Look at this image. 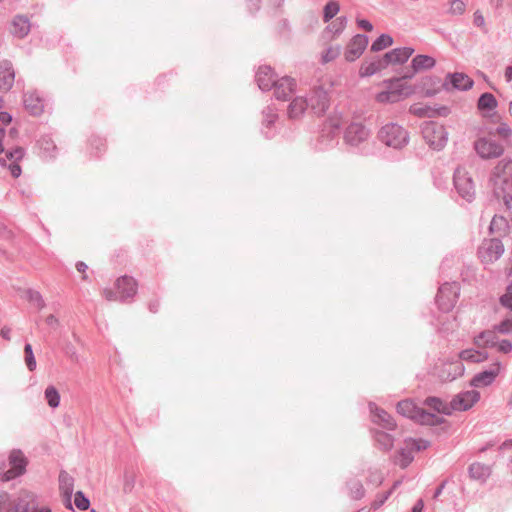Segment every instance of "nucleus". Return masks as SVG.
<instances>
[{"instance_id":"obj_18","label":"nucleus","mask_w":512,"mask_h":512,"mask_svg":"<svg viewBox=\"0 0 512 512\" xmlns=\"http://www.w3.org/2000/svg\"><path fill=\"white\" fill-rule=\"evenodd\" d=\"M368 137L367 129L359 123L351 124L345 132V141L350 145H358Z\"/></svg>"},{"instance_id":"obj_45","label":"nucleus","mask_w":512,"mask_h":512,"mask_svg":"<svg viewBox=\"0 0 512 512\" xmlns=\"http://www.w3.org/2000/svg\"><path fill=\"white\" fill-rule=\"evenodd\" d=\"M375 417H377V422L381 423L385 428L390 430L395 428L394 421L385 411L377 409Z\"/></svg>"},{"instance_id":"obj_17","label":"nucleus","mask_w":512,"mask_h":512,"mask_svg":"<svg viewBox=\"0 0 512 512\" xmlns=\"http://www.w3.org/2000/svg\"><path fill=\"white\" fill-rule=\"evenodd\" d=\"M464 373V366L461 361H454L449 363H444L439 371L438 376L443 381H452Z\"/></svg>"},{"instance_id":"obj_30","label":"nucleus","mask_w":512,"mask_h":512,"mask_svg":"<svg viewBox=\"0 0 512 512\" xmlns=\"http://www.w3.org/2000/svg\"><path fill=\"white\" fill-rule=\"evenodd\" d=\"M436 60L428 55H417L412 59L411 67L414 73L428 70L435 66Z\"/></svg>"},{"instance_id":"obj_63","label":"nucleus","mask_w":512,"mask_h":512,"mask_svg":"<svg viewBox=\"0 0 512 512\" xmlns=\"http://www.w3.org/2000/svg\"><path fill=\"white\" fill-rule=\"evenodd\" d=\"M382 438H383V439H385V440H387V446H390V445H391V441H390V439H388V436H387V435H385V434H379V438H378V440H379V441H381V439H382Z\"/></svg>"},{"instance_id":"obj_29","label":"nucleus","mask_w":512,"mask_h":512,"mask_svg":"<svg viewBox=\"0 0 512 512\" xmlns=\"http://www.w3.org/2000/svg\"><path fill=\"white\" fill-rule=\"evenodd\" d=\"M30 31V23L28 18L24 16H16L11 25V32L19 37L23 38L26 36Z\"/></svg>"},{"instance_id":"obj_15","label":"nucleus","mask_w":512,"mask_h":512,"mask_svg":"<svg viewBox=\"0 0 512 512\" xmlns=\"http://www.w3.org/2000/svg\"><path fill=\"white\" fill-rule=\"evenodd\" d=\"M383 139L388 146L399 147L406 141V132L397 125H387L382 130Z\"/></svg>"},{"instance_id":"obj_20","label":"nucleus","mask_w":512,"mask_h":512,"mask_svg":"<svg viewBox=\"0 0 512 512\" xmlns=\"http://www.w3.org/2000/svg\"><path fill=\"white\" fill-rule=\"evenodd\" d=\"M414 50L409 47L396 48L386 53L383 57L387 65H397L405 63L413 54Z\"/></svg>"},{"instance_id":"obj_5","label":"nucleus","mask_w":512,"mask_h":512,"mask_svg":"<svg viewBox=\"0 0 512 512\" xmlns=\"http://www.w3.org/2000/svg\"><path fill=\"white\" fill-rule=\"evenodd\" d=\"M454 184L458 193L470 201L476 193V185L472 175L465 169H457L454 175Z\"/></svg>"},{"instance_id":"obj_33","label":"nucleus","mask_w":512,"mask_h":512,"mask_svg":"<svg viewBox=\"0 0 512 512\" xmlns=\"http://www.w3.org/2000/svg\"><path fill=\"white\" fill-rule=\"evenodd\" d=\"M451 83L454 88L466 90L472 87L473 81L463 73H455L451 75Z\"/></svg>"},{"instance_id":"obj_62","label":"nucleus","mask_w":512,"mask_h":512,"mask_svg":"<svg viewBox=\"0 0 512 512\" xmlns=\"http://www.w3.org/2000/svg\"><path fill=\"white\" fill-rule=\"evenodd\" d=\"M76 268L79 272L84 273L85 270L87 269V265L83 262H80L76 265Z\"/></svg>"},{"instance_id":"obj_47","label":"nucleus","mask_w":512,"mask_h":512,"mask_svg":"<svg viewBox=\"0 0 512 512\" xmlns=\"http://www.w3.org/2000/svg\"><path fill=\"white\" fill-rule=\"evenodd\" d=\"M339 46H330L322 53V62L328 63L335 60L340 55Z\"/></svg>"},{"instance_id":"obj_11","label":"nucleus","mask_w":512,"mask_h":512,"mask_svg":"<svg viewBox=\"0 0 512 512\" xmlns=\"http://www.w3.org/2000/svg\"><path fill=\"white\" fill-rule=\"evenodd\" d=\"M368 45V38L364 35L354 36L347 44L344 57L348 62H353L358 59L364 52Z\"/></svg>"},{"instance_id":"obj_16","label":"nucleus","mask_w":512,"mask_h":512,"mask_svg":"<svg viewBox=\"0 0 512 512\" xmlns=\"http://www.w3.org/2000/svg\"><path fill=\"white\" fill-rule=\"evenodd\" d=\"M500 370L501 365L499 363H495L489 370L475 375L470 381V385L473 387H486L495 380V378L500 373Z\"/></svg>"},{"instance_id":"obj_48","label":"nucleus","mask_w":512,"mask_h":512,"mask_svg":"<svg viewBox=\"0 0 512 512\" xmlns=\"http://www.w3.org/2000/svg\"><path fill=\"white\" fill-rule=\"evenodd\" d=\"M494 328L498 333L511 334L512 333V312L508 318L504 319L499 324L495 325Z\"/></svg>"},{"instance_id":"obj_6","label":"nucleus","mask_w":512,"mask_h":512,"mask_svg":"<svg viewBox=\"0 0 512 512\" xmlns=\"http://www.w3.org/2000/svg\"><path fill=\"white\" fill-rule=\"evenodd\" d=\"M459 286L455 283L442 285L437 294V304L445 312L451 311L457 303Z\"/></svg>"},{"instance_id":"obj_64","label":"nucleus","mask_w":512,"mask_h":512,"mask_svg":"<svg viewBox=\"0 0 512 512\" xmlns=\"http://www.w3.org/2000/svg\"><path fill=\"white\" fill-rule=\"evenodd\" d=\"M276 116L275 115H270L267 119V126H270L273 124L274 120H275Z\"/></svg>"},{"instance_id":"obj_56","label":"nucleus","mask_w":512,"mask_h":512,"mask_svg":"<svg viewBox=\"0 0 512 512\" xmlns=\"http://www.w3.org/2000/svg\"><path fill=\"white\" fill-rule=\"evenodd\" d=\"M9 503V497L7 494H0V512L6 507Z\"/></svg>"},{"instance_id":"obj_53","label":"nucleus","mask_w":512,"mask_h":512,"mask_svg":"<svg viewBox=\"0 0 512 512\" xmlns=\"http://www.w3.org/2000/svg\"><path fill=\"white\" fill-rule=\"evenodd\" d=\"M496 345H497L498 351L501 353H509L512 351V342L507 339H504V340L500 341L499 343L497 342Z\"/></svg>"},{"instance_id":"obj_8","label":"nucleus","mask_w":512,"mask_h":512,"mask_svg":"<svg viewBox=\"0 0 512 512\" xmlns=\"http://www.w3.org/2000/svg\"><path fill=\"white\" fill-rule=\"evenodd\" d=\"M9 465L10 468L3 475V481L12 480L25 472L27 459L21 450L11 451Z\"/></svg>"},{"instance_id":"obj_44","label":"nucleus","mask_w":512,"mask_h":512,"mask_svg":"<svg viewBox=\"0 0 512 512\" xmlns=\"http://www.w3.org/2000/svg\"><path fill=\"white\" fill-rule=\"evenodd\" d=\"M346 25V21L344 18H337L335 21H333L328 27L326 32L331 33V38H334L336 35L341 33Z\"/></svg>"},{"instance_id":"obj_21","label":"nucleus","mask_w":512,"mask_h":512,"mask_svg":"<svg viewBox=\"0 0 512 512\" xmlns=\"http://www.w3.org/2000/svg\"><path fill=\"white\" fill-rule=\"evenodd\" d=\"M296 83L290 77H282L274 84L275 95L278 99L286 100L295 90Z\"/></svg>"},{"instance_id":"obj_9","label":"nucleus","mask_w":512,"mask_h":512,"mask_svg":"<svg viewBox=\"0 0 512 512\" xmlns=\"http://www.w3.org/2000/svg\"><path fill=\"white\" fill-rule=\"evenodd\" d=\"M429 443L422 439H409L405 443V448L399 453L396 458V463L402 467H407L413 460V451L424 450L428 447Z\"/></svg>"},{"instance_id":"obj_24","label":"nucleus","mask_w":512,"mask_h":512,"mask_svg":"<svg viewBox=\"0 0 512 512\" xmlns=\"http://www.w3.org/2000/svg\"><path fill=\"white\" fill-rule=\"evenodd\" d=\"M24 105L26 109L33 115H38L43 111V100L34 91L27 92L24 95Z\"/></svg>"},{"instance_id":"obj_50","label":"nucleus","mask_w":512,"mask_h":512,"mask_svg":"<svg viewBox=\"0 0 512 512\" xmlns=\"http://www.w3.org/2000/svg\"><path fill=\"white\" fill-rule=\"evenodd\" d=\"M74 503L80 510H87L90 506V501L84 496L81 491L75 493Z\"/></svg>"},{"instance_id":"obj_27","label":"nucleus","mask_w":512,"mask_h":512,"mask_svg":"<svg viewBox=\"0 0 512 512\" xmlns=\"http://www.w3.org/2000/svg\"><path fill=\"white\" fill-rule=\"evenodd\" d=\"M74 484L73 479L67 473L60 474V490L65 500L67 508L72 509L71 496L73 492Z\"/></svg>"},{"instance_id":"obj_40","label":"nucleus","mask_w":512,"mask_h":512,"mask_svg":"<svg viewBox=\"0 0 512 512\" xmlns=\"http://www.w3.org/2000/svg\"><path fill=\"white\" fill-rule=\"evenodd\" d=\"M392 44H393L392 37L387 34H383L373 42V44L371 46V50L374 52H378L387 47H390Z\"/></svg>"},{"instance_id":"obj_2","label":"nucleus","mask_w":512,"mask_h":512,"mask_svg":"<svg viewBox=\"0 0 512 512\" xmlns=\"http://www.w3.org/2000/svg\"><path fill=\"white\" fill-rule=\"evenodd\" d=\"M410 78L412 75H404L384 81V89L375 95V101L383 105L394 104L416 94L417 87L409 83Z\"/></svg>"},{"instance_id":"obj_7","label":"nucleus","mask_w":512,"mask_h":512,"mask_svg":"<svg viewBox=\"0 0 512 512\" xmlns=\"http://www.w3.org/2000/svg\"><path fill=\"white\" fill-rule=\"evenodd\" d=\"M504 253L502 243L497 239L483 241L479 248L478 256L482 263L491 264L497 261Z\"/></svg>"},{"instance_id":"obj_60","label":"nucleus","mask_w":512,"mask_h":512,"mask_svg":"<svg viewBox=\"0 0 512 512\" xmlns=\"http://www.w3.org/2000/svg\"><path fill=\"white\" fill-rule=\"evenodd\" d=\"M505 78L508 82H510L512 80V67L509 66L506 68L505 70Z\"/></svg>"},{"instance_id":"obj_41","label":"nucleus","mask_w":512,"mask_h":512,"mask_svg":"<svg viewBox=\"0 0 512 512\" xmlns=\"http://www.w3.org/2000/svg\"><path fill=\"white\" fill-rule=\"evenodd\" d=\"M426 404L433 410L437 411V412H441V413H444V414H449L451 412V405H447L445 403H443L440 399L438 398H428L426 400Z\"/></svg>"},{"instance_id":"obj_54","label":"nucleus","mask_w":512,"mask_h":512,"mask_svg":"<svg viewBox=\"0 0 512 512\" xmlns=\"http://www.w3.org/2000/svg\"><path fill=\"white\" fill-rule=\"evenodd\" d=\"M473 23L477 27L485 29V18L480 11H476L473 15Z\"/></svg>"},{"instance_id":"obj_59","label":"nucleus","mask_w":512,"mask_h":512,"mask_svg":"<svg viewBox=\"0 0 512 512\" xmlns=\"http://www.w3.org/2000/svg\"><path fill=\"white\" fill-rule=\"evenodd\" d=\"M32 512H51L50 508L47 506L33 507Z\"/></svg>"},{"instance_id":"obj_4","label":"nucleus","mask_w":512,"mask_h":512,"mask_svg":"<svg viewBox=\"0 0 512 512\" xmlns=\"http://www.w3.org/2000/svg\"><path fill=\"white\" fill-rule=\"evenodd\" d=\"M474 150L477 155L484 160L499 158L505 151L502 144L489 136L479 137L474 142Z\"/></svg>"},{"instance_id":"obj_42","label":"nucleus","mask_w":512,"mask_h":512,"mask_svg":"<svg viewBox=\"0 0 512 512\" xmlns=\"http://www.w3.org/2000/svg\"><path fill=\"white\" fill-rule=\"evenodd\" d=\"M466 11V3L462 0H450L447 13L452 16L463 15Z\"/></svg>"},{"instance_id":"obj_37","label":"nucleus","mask_w":512,"mask_h":512,"mask_svg":"<svg viewBox=\"0 0 512 512\" xmlns=\"http://www.w3.org/2000/svg\"><path fill=\"white\" fill-rule=\"evenodd\" d=\"M344 122V113L342 111L334 110L327 118V125L332 130H337Z\"/></svg>"},{"instance_id":"obj_31","label":"nucleus","mask_w":512,"mask_h":512,"mask_svg":"<svg viewBox=\"0 0 512 512\" xmlns=\"http://www.w3.org/2000/svg\"><path fill=\"white\" fill-rule=\"evenodd\" d=\"M498 333L495 328L493 330H487L482 332L475 338V343L479 347H488L495 346L497 344V335Z\"/></svg>"},{"instance_id":"obj_39","label":"nucleus","mask_w":512,"mask_h":512,"mask_svg":"<svg viewBox=\"0 0 512 512\" xmlns=\"http://www.w3.org/2000/svg\"><path fill=\"white\" fill-rule=\"evenodd\" d=\"M509 276L512 277V265L509 271ZM499 302L502 307L509 309L512 312V280L506 287L504 294L500 296Z\"/></svg>"},{"instance_id":"obj_57","label":"nucleus","mask_w":512,"mask_h":512,"mask_svg":"<svg viewBox=\"0 0 512 512\" xmlns=\"http://www.w3.org/2000/svg\"><path fill=\"white\" fill-rule=\"evenodd\" d=\"M358 25L366 31H371L373 28L372 24L367 20H359Z\"/></svg>"},{"instance_id":"obj_23","label":"nucleus","mask_w":512,"mask_h":512,"mask_svg":"<svg viewBox=\"0 0 512 512\" xmlns=\"http://www.w3.org/2000/svg\"><path fill=\"white\" fill-rule=\"evenodd\" d=\"M15 79V72L11 64L3 63L0 65V90L9 91Z\"/></svg>"},{"instance_id":"obj_32","label":"nucleus","mask_w":512,"mask_h":512,"mask_svg":"<svg viewBox=\"0 0 512 512\" xmlns=\"http://www.w3.org/2000/svg\"><path fill=\"white\" fill-rule=\"evenodd\" d=\"M490 230L497 235H505L509 230L508 221L502 216H494L490 224Z\"/></svg>"},{"instance_id":"obj_12","label":"nucleus","mask_w":512,"mask_h":512,"mask_svg":"<svg viewBox=\"0 0 512 512\" xmlns=\"http://www.w3.org/2000/svg\"><path fill=\"white\" fill-rule=\"evenodd\" d=\"M480 399L479 392L475 390L466 391L457 394L450 402L451 409L457 411H466L474 406Z\"/></svg>"},{"instance_id":"obj_38","label":"nucleus","mask_w":512,"mask_h":512,"mask_svg":"<svg viewBox=\"0 0 512 512\" xmlns=\"http://www.w3.org/2000/svg\"><path fill=\"white\" fill-rule=\"evenodd\" d=\"M31 495L25 494L24 498H20L18 502L9 503V508L5 512H28Z\"/></svg>"},{"instance_id":"obj_28","label":"nucleus","mask_w":512,"mask_h":512,"mask_svg":"<svg viewBox=\"0 0 512 512\" xmlns=\"http://www.w3.org/2000/svg\"><path fill=\"white\" fill-rule=\"evenodd\" d=\"M308 103L303 97H296L288 106V117L290 119L300 118L306 111Z\"/></svg>"},{"instance_id":"obj_43","label":"nucleus","mask_w":512,"mask_h":512,"mask_svg":"<svg viewBox=\"0 0 512 512\" xmlns=\"http://www.w3.org/2000/svg\"><path fill=\"white\" fill-rule=\"evenodd\" d=\"M469 473L475 479H482L489 475V469L480 463H473L469 468Z\"/></svg>"},{"instance_id":"obj_22","label":"nucleus","mask_w":512,"mask_h":512,"mask_svg":"<svg viewBox=\"0 0 512 512\" xmlns=\"http://www.w3.org/2000/svg\"><path fill=\"white\" fill-rule=\"evenodd\" d=\"M388 67L384 57L372 60L364 61L359 69L360 77L372 76L377 72H380Z\"/></svg>"},{"instance_id":"obj_25","label":"nucleus","mask_w":512,"mask_h":512,"mask_svg":"<svg viewBox=\"0 0 512 512\" xmlns=\"http://www.w3.org/2000/svg\"><path fill=\"white\" fill-rule=\"evenodd\" d=\"M275 74L270 67H261L257 72V82L262 90H269L276 83Z\"/></svg>"},{"instance_id":"obj_51","label":"nucleus","mask_w":512,"mask_h":512,"mask_svg":"<svg viewBox=\"0 0 512 512\" xmlns=\"http://www.w3.org/2000/svg\"><path fill=\"white\" fill-rule=\"evenodd\" d=\"M496 134L504 139L512 136V129L507 123H500L496 128Z\"/></svg>"},{"instance_id":"obj_46","label":"nucleus","mask_w":512,"mask_h":512,"mask_svg":"<svg viewBox=\"0 0 512 512\" xmlns=\"http://www.w3.org/2000/svg\"><path fill=\"white\" fill-rule=\"evenodd\" d=\"M339 4L336 1L328 2L324 7V21L328 22L339 12Z\"/></svg>"},{"instance_id":"obj_58","label":"nucleus","mask_w":512,"mask_h":512,"mask_svg":"<svg viewBox=\"0 0 512 512\" xmlns=\"http://www.w3.org/2000/svg\"><path fill=\"white\" fill-rule=\"evenodd\" d=\"M45 321L48 325H57L58 323V320L53 315L47 316Z\"/></svg>"},{"instance_id":"obj_14","label":"nucleus","mask_w":512,"mask_h":512,"mask_svg":"<svg viewBox=\"0 0 512 512\" xmlns=\"http://www.w3.org/2000/svg\"><path fill=\"white\" fill-rule=\"evenodd\" d=\"M24 157V151L22 148H15L14 150L7 152L4 157L0 158V165L7 167L10 170L11 175L17 178L21 174V167L19 162Z\"/></svg>"},{"instance_id":"obj_13","label":"nucleus","mask_w":512,"mask_h":512,"mask_svg":"<svg viewBox=\"0 0 512 512\" xmlns=\"http://www.w3.org/2000/svg\"><path fill=\"white\" fill-rule=\"evenodd\" d=\"M397 410L400 414L421 423L429 422V414L418 408L414 402L403 400L398 403Z\"/></svg>"},{"instance_id":"obj_49","label":"nucleus","mask_w":512,"mask_h":512,"mask_svg":"<svg viewBox=\"0 0 512 512\" xmlns=\"http://www.w3.org/2000/svg\"><path fill=\"white\" fill-rule=\"evenodd\" d=\"M25 353V363L30 371H34L36 369V360L32 351V346L30 344H26L24 348Z\"/></svg>"},{"instance_id":"obj_36","label":"nucleus","mask_w":512,"mask_h":512,"mask_svg":"<svg viewBox=\"0 0 512 512\" xmlns=\"http://www.w3.org/2000/svg\"><path fill=\"white\" fill-rule=\"evenodd\" d=\"M497 106V100L491 93H484L478 100L480 110H493Z\"/></svg>"},{"instance_id":"obj_55","label":"nucleus","mask_w":512,"mask_h":512,"mask_svg":"<svg viewBox=\"0 0 512 512\" xmlns=\"http://www.w3.org/2000/svg\"><path fill=\"white\" fill-rule=\"evenodd\" d=\"M12 120V117L7 112H1L0 113V121L1 123L8 125Z\"/></svg>"},{"instance_id":"obj_35","label":"nucleus","mask_w":512,"mask_h":512,"mask_svg":"<svg viewBox=\"0 0 512 512\" xmlns=\"http://www.w3.org/2000/svg\"><path fill=\"white\" fill-rule=\"evenodd\" d=\"M459 358L465 361L482 362L487 359V356L479 351L473 349H466L460 352Z\"/></svg>"},{"instance_id":"obj_19","label":"nucleus","mask_w":512,"mask_h":512,"mask_svg":"<svg viewBox=\"0 0 512 512\" xmlns=\"http://www.w3.org/2000/svg\"><path fill=\"white\" fill-rule=\"evenodd\" d=\"M413 85L417 87L416 93H421L424 96H432L439 91L440 80L437 77L426 76Z\"/></svg>"},{"instance_id":"obj_3","label":"nucleus","mask_w":512,"mask_h":512,"mask_svg":"<svg viewBox=\"0 0 512 512\" xmlns=\"http://www.w3.org/2000/svg\"><path fill=\"white\" fill-rule=\"evenodd\" d=\"M115 289L114 292L112 289H104L103 296L109 302L113 301H125L127 299L133 298L138 290L137 281L131 276H121L115 281Z\"/></svg>"},{"instance_id":"obj_26","label":"nucleus","mask_w":512,"mask_h":512,"mask_svg":"<svg viewBox=\"0 0 512 512\" xmlns=\"http://www.w3.org/2000/svg\"><path fill=\"white\" fill-rule=\"evenodd\" d=\"M329 99L328 95L323 90L314 91L313 96L310 99L311 109L316 114H323L328 107Z\"/></svg>"},{"instance_id":"obj_10","label":"nucleus","mask_w":512,"mask_h":512,"mask_svg":"<svg viewBox=\"0 0 512 512\" xmlns=\"http://www.w3.org/2000/svg\"><path fill=\"white\" fill-rule=\"evenodd\" d=\"M423 133L431 148L439 150L445 146L446 137L442 127L429 123L425 126Z\"/></svg>"},{"instance_id":"obj_34","label":"nucleus","mask_w":512,"mask_h":512,"mask_svg":"<svg viewBox=\"0 0 512 512\" xmlns=\"http://www.w3.org/2000/svg\"><path fill=\"white\" fill-rule=\"evenodd\" d=\"M44 396L49 407L57 408L60 405V394L54 386H48L44 391Z\"/></svg>"},{"instance_id":"obj_52","label":"nucleus","mask_w":512,"mask_h":512,"mask_svg":"<svg viewBox=\"0 0 512 512\" xmlns=\"http://www.w3.org/2000/svg\"><path fill=\"white\" fill-rule=\"evenodd\" d=\"M410 111L419 117L429 116L432 110L429 107H421L418 104H414L410 107Z\"/></svg>"},{"instance_id":"obj_61","label":"nucleus","mask_w":512,"mask_h":512,"mask_svg":"<svg viewBox=\"0 0 512 512\" xmlns=\"http://www.w3.org/2000/svg\"><path fill=\"white\" fill-rule=\"evenodd\" d=\"M423 502L421 500H419L415 506L413 507V511L412 512H421L422 509H423Z\"/></svg>"},{"instance_id":"obj_1","label":"nucleus","mask_w":512,"mask_h":512,"mask_svg":"<svg viewBox=\"0 0 512 512\" xmlns=\"http://www.w3.org/2000/svg\"><path fill=\"white\" fill-rule=\"evenodd\" d=\"M490 183L498 200H501L505 209H511L512 203V159L504 158L493 168Z\"/></svg>"}]
</instances>
